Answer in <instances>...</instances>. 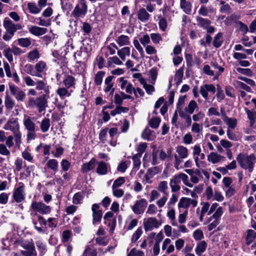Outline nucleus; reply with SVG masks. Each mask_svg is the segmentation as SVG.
I'll return each instance as SVG.
<instances>
[{"label": "nucleus", "instance_id": "nucleus-35", "mask_svg": "<svg viewBox=\"0 0 256 256\" xmlns=\"http://www.w3.org/2000/svg\"><path fill=\"white\" fill-rule=\"evenodd\" d=\"M207 247V244L205 241H201L198 242L195 249L196 254L200 256L206 250Z\"/></svg>", "mask_w": 256, "mask_h": 256}, {"label": "nucleus", "instance_id": "nucleus-58", "mask_svg": "<svg viewBox=\"0 0 256 256\" xmlns=\"http://www.w3.org/2000/svg\"><path fill=\"white\" fill-rule=\"evenodd\" d=\"M158 26L162 31L164 32L166 30L168 27V22L166 18L162 17L160 18Z\"/></svg>", "mask_w": 256, "mask_h": 256}, {"label": "nucleus", "instance_id": "nucleus-6", "mask_svg": "<svg viewBox=\"0 0 256 256\" xmlns=\"http://www.w3.org/2000/svg\"><path fill=\"white\" fill-rule=\"evenodd\" d=\"M30 208L34 212L42 214H50L51 211L50 207L42 202L33 201L31 204Z\"/></svg>", "mask_w": 256, "mask_h": 256}, {"label": "nucleus", "instance_id": "nucleus-61", "mask_svg": "<svg viewBox=\"0 0 256 256\" xmlns=\"http://www.w3.org/2000/svg\"><path fill=\"white\" fill-rule=\"evenodd\" d=\"M192 125L191 131L195 134H198L202 131V126L198 123L194 122Z\"/></svg>", "mask_w": 256, "mask_h": 256}, {"label": "nucleus", "instance_id": "nucleus-34", "mask_svg": "<svg viewBox=\"0 0 256 256\" xmlns=\"http://www.w3.org/2000/svg\"><path fill=\"white\" fill-rule=\"evenodd\" d=\"M117 54L122 60H125L126 56H130V48L128 46H125L120 50H118Z\"/></svg>", "mask_w": 256, "mask_h": 256}, {"label": "nucleus", "instance_id": "nucleus-10", "mask_svg": "<svg viewBox=\"0 0 256 256\" xmlns=\"http://www.w3.org/2000/svg\"><path fill=\"white\" fill-rule=\"evenodd\" d=\"M148 205V202L144 198H142L136 201L132 206V212L136 214H141L144 213Z\"/></svg>", "mask_w": 256, "mask_h": 256}, {"label": "nucleus", "instance_id": "nucleus-44", "mask_svg": "<svg viewBox=\"0 0 256 256\" xmlns=\"http://www.w3.org/2000/svg\"><path fill=\"white\" fill-rule=\"evenodd\" d=\"M84 194L82 192H78L75 194L72 198V202L75 204H80L82 202Z\"/></svg>", "mask_w": 256, "mask_h": 256}, {"label": "nucleus", "instance_id": "nucleus-20", "mask_svg": "<svg viewBox=\"0 0 256 256\" xmlns=\"http://www.w3.org/2000/svg\"><path fill=\"white\" fill-rule=\"evenodd\" d=\"M34 69L36 74L40 76L39 78H41L42 74H46L48 68L45 62L40 60L34 65Z\"/></svg>", "mask_w": 256, "mask_h": 256}, {"label": "nucleus", "instance_id": "nucleus-5", "mask_svg": "<svg viewBox=\"0 0 256 256\" xmlns=\"http://www.w3.org/2000/svg\"><path fill=\"white\" fill-rule=\"evenodd\" d=\"M177 154L174 155V167L177 170L182 168L180 166L182 162V159L186 158L188 156V149L183 146H178L176 148Z\"/></svg>", "mask_w": 256, "mask_h": 256}, {"label": "nucleus", "instance_id": "nucleus-24", "mask_svg": "<svg viewBox=\"0 0 256 256\" xmlns=\"http://www.w3.org/2000/svg\"><path fill=\"white\" fill-rule=\"evenodd\" d=\"M108 164L103 161L98 162H97V168L96 172L99 175H105L108 172Z\"/></svg>", "mask_w": 256, "mask_h": 256}, {"label": "nucleus", "instance_id": "nucleus-21", "mask_svg": "<svg viewBox=\"0 0 256 256\" xmlns=\"http://www.w3.org/2000/svg\"><path fill=\"white\" fill-rule=\"evenodd\" d=\"M222 119L228 126L227 128L234 129L238 124L237 120L234 118H229L226 114L222 115Z\"/></svg>", "mask_w": 256, "mask_h": 256}, {"label": "nucleus", "instance_id": "nucleus-16", "mask_svg": "<svg viewBox=\"0 0 256 256\" xmlns=\"http://www.w3.org/2000/svg\"><path fill=\"white\" fill-rule=\"evenodd\" d=\"M113 215L112 212H107L104 216V224L110 227V230L111 232H113L114 230L116 222V218H112Z\"/></svg>", "mask_w": 256, "mask_h": 256}, {"label": "nucleus", "instance_id": "nucleus-47", "mask_svg": "<svg viewBox=\"0 0 256 256\" xmlns=\"http://www.w3.org/2000/svg\"><path fill=\"white\" fill-rule=\"evenodd\" d=\"M184 76V68H179L176 72L174 76V81L176 84H179L182 80Z\"/></svg>", "mask_w": 256, "mask_h": 256}, {"label": "nucleus", "instance_id": "nucleus-64", "mask_svg": "<svg viewBox=\"0 0 256 256\" xmlns=\"http://www.w3.org/2000/svg\"><path fill=\"white\" fill-rule=\"evenodd\" d=\"M127 256H144V253L142 251L133 248L128 253Z\"/></svg>", "mask_w": 256, "mask_h": 256}, {"label": "nucleus", "instance_id": "nucleus-59", "mask_svg": "<svg viewBox=\"0 0 256 256\" xmlns=\"http://www.w3.org/2000/svg\"><path fill=\"white\" fill-rule=\"evenodd\" d=\"M212 12L213 10L212 8H208L204 6H202L198 10V13L201 16H208L209 12Z\"/></svg>", "mask_w": 256, "mask_h": 256}, {"label": "nucleus", "instance_id": "nucleus-4", "mask_svg": "<svg viewBox=\"0 0 256 256\" xmlns=\"http://www.w3.org/2000/svg\"><path fill=\"white\" fill-rule=\"evenodd\" d=\"M50 98L48 94H42L36 98L32 96L28 97V106L34 108L36 107L39 112H42L48 106V100Z\"/></svg>", "mask_w": 256, "mask_h": 256}, {"label": "nucleus", "instance_id": "nucleus-43", "mask_svg": "<svg viewBox=\"0 0 256 256\" xmlns=\"http://www.w3.org/2000/svg\"><path fill=\"white\" fill-rule=\"evenodd\" d=\"M196 20L198 24L204 29L210 25L211 23L210 21L208 19L204 18L200 16H197Z\"/></svg>", "mask_w": 256, "mask_h": 256}, {"label": "nucleus", "instance_id": "nucleus-41", "mask_svg": "<svg viewBox=\"0 0 256 256\" xmlns=\"http://www.w3.org/2000/svg\"><path fill=\"white\" fill-rule=\"evenodd\" d=\"M245 110L250 120V126H253L256 120V112L249 110L247 108H245Z\"/></svg>", "mask_w": 256, "mask_h": 256}, {"label": "nucleus", "instance_id": "nucleus-13", "mask_svg": "<svg viewBox=\"0 0 256 256\" xmlns=\"http://www.w3.org/2000/svg\"><path fill=\"white\" fill-rule=\"evenodd\" d=\"M198 205V201L195 199H192L189 198L182 197L180 198L178 204L179 208H183L188 209L190 206L194 208Z\"/></svg>", "mask_w": 256, "mask_h": 256}, {"label": "nucleus", "instance_id": "nucleus-30", "mask_svg": "<svg viewBox=\"0 0 256 256\" xmlns=\"http://www.w3.org/2000/svg\"><path fill=\"white\" fill-rule=\"evenodd\" d=\"M36 90H44L45 94H50V88L43 80H38L36 82Z\"/></svg>", "mask_w": 256, "mask_h": 256}, {"label": "nucleus", "instance_id": "nucleus-7", "mask_svg": "<svg viewBox=\"0 0 256 256\" xmlns=\"http://www.w3.org/2000/svg\"><path fill=\"white\" fill-rule=\"evenodd\" d=\"M88 6L86 0H79L75 6L72 13L75 17H84L87 13Z\"/></svg>", "mask_w": 256, "mask_h": 256}, {"label": "nucleus", "instance_id": "nucleus-49", "mask_svg": "<svg viewBox=\"0 0 256 256\" xmlns=\"http://www.w3.org/2000/svg\"><path fill=\"white\" fill-rule=\"evenodd\" d=\"M18 45L23 48H28L32 44L30 39L27 38H18Z\"/></svg>", "mask_w": 256, "mask_h": 256}, {"label": "nucleus", "instance_id": "nucleus-23", "mask_svg": "<svg viewBox=\"0 0 256 256\" xmlns=\"http://www.w3.org/2000/svg\"><path fill=\"white\" fill-rule=\"evenodd\" d=\"M198 110V106L196 102L194 100H191L184 109H183V112L191 115L194 112L195 110Z\"/></svg>", "mask_w": 256, "mask_h": 256}, {"label": "nucleus", "instance_id": "nucleus-11", "mask_svg": "<svg viewBox=\"0 0 256 256\" xmlns=\"http://www.w3.org/2000/svg\"><path fill=\"white\" fill-rule=\"evenodd\" d=\"M178 113L180 116L184 120V122H180V124L178 126L179 128L181 130H185L192 124L190 114L186 113L185 112H183V110L181 109L179 110V112Z\"/></svg>", "mask_w": 256, "mask_h": 256}, {"label": "nucleus", "instance_id": "nucleus-48", "mask_svg": "<svg viewBox=\"0 0 256 256\" xmlns=\"http://www.w3.org/2000/svg\"><path fill=\"white\" fill-rule=\"evenodd\" d=\"M46 166L48 168L56 172L58 170V163L56 160L50 159L48 162Z\"/></svg>", "mask_w": 256, "mask_h": 256}, {"label": "nucleus", "instance_id": "nucleus-29", "mask_svg": "<svg viewBox=\"0 0 256 256\" xmlns=\"http://www.w3.org/2000/svg\"><path fill=\"white\" fill-rule=\"evenodd\" d=\"M172 241L170 239L167 238H166L162 244V250H166V253L170 254L174 251V246L171 244Z\"/></svg>", "mask_w": 256, "mask_h": 256}, {"label": "nucleus", "instance_id": "nucleus-52", "mask_svg": "<svg viewBox=\"0 0 256 256\" xmlns=\"http://www.w3.org/2000/svg\"><path fill=\"white\" fill-rule=\"evenodd\" d=\"M236 70L238 72L240 73L241 74H242L244 75L248 76L251 77V76H252L254 75L252 70L250 68H236Z\"/></svg>", "mask_w": 256, "mask_h": 256}, {"label": "nucleus", "instance_id": "nucleus-63", "mask_svg": "<svg viewBox=\"0 0 256 256\" xmlns=\"http://www.w3.org/2000/svg\"><path fill=\"white\" fill-rule=\"evenodd\" d=\"M97 252L96 250L88 246L83 254L84 256H96Z\"/></svg>", "mask_w": 256, "mask_h": 256}, {"label": "nucleus", "instance_id": "nucleus-50", "mask_svg": "<svg viewBox=\"0 0 256 256\" xmlns=\"http://www.w3.org/2000/svg\"><path fill=\"white\" fill-rule=\"evenodd\" d=\"M196 166L199 169H204L207 166V164L204 159H200V158L194 160Z\"/></svg>", "mask_w": 256, "mask_h": 256}, {"label": "nucleus", "instance_id": "nucleus-1", "mask_svg": "<svg viewBox=\"0 0 256 256\" xmlns=\"http://www.w3.org/2000/svg\"><path fill=\"white\" fill-rule=\"evenodd\" d=\"M236 160L242 168L250 173L253 172L256 162V156L254 154H248L240 152L237 155Z\"/></svg>", "mask_w": 256, "mask_h": 256}, {"label": "nucleus", "instance_id": "nucleus-26", "mask_svg": "<svg viewBox=\"0 0 256 256\" xmlns=\"http://www.w3.org/2000/svg\"><path fill=\"white\" fill-rule=\"evenodd\" d=\"M192 157L194 160L200 158V159L205 158V154L202 152L201 148L198 144L194 145L192 148Z\"/></svg>", "mask_w": 256, "mask_h": 256}, {"label": "nucleus", "instance_id": "nucleus-56", "mask_svg": "<svg viewBox=\"0 0 256 256\" xmlns=\"http://www.w3.org/2000/svg\"><path fill=\"white\" fill-rule=\"evenodd\" d=\"M223 213V209L222 207H218L214 213L210 218L209 222L211 221L212 218L218 220Z\"/></svg>", "mask_w": 256, "mask_h": 256}, {"label": "nucleus", "instance_id": "nucleus-14", "mask_svg": "<svg viewBox=\"0 0 256 256\" xmlns=\"http://www.w3.org/2000/svg\"><path fill=\"white\" fill-rule=\"evenodd\" d=\"M100 206L98 204H94L92 206V223L94 224H96L102 220V212L101 210H99Z\"/></svg>", "mask_w": 256, "mask_h": 256}, {"label": "nucleus", "instance_id": "nucleus-57", "mask_svg": "<svg viewBox=\"0 0 256 256\" xmlns=\"http://www.w3.org/2000/svg\"><path fill=\"white\" fill-rule=\"evenodd\" d=\"M222 33H218L215 36L214 40L213 42L214 46L216 48H219L222 44Z\"/></svg>", "mask_w": 256, "mask_h": 256}, {"label": "nucleus", "instance_id": "nucleus-25", "mask_svg": "<svg viewBox=\"0 0 256 256\" xmlns=\"http://www.w3.org/2000/svg\"><path fill=\"white\" fill-rule=\"evenodd\" d=\"M29 32L36 36H40L46 33L47 29L37 26H32L28 28Z\"/></svg>", "mask_w": 256, "mask_h": 256}, {"label": "nucleus", "instance_id": "nucleus-53", "mask_svg": "<svg viewBox=\"0 0 256 256\" xmlns=\"http://www.w3.org/2000/svg\"><path fill=\"white\" fill-rule=\"evenodd\" d=\"M168 189V182L166 181H162L158 183V186L157 187V190L164 194H166V190Z\"/></svg>", "mask_w": 256, "mask_h": 256}, {"label": "nucleus", "instance_id": "nucleus-27", "mask_svg": "<svg viewBox=\"0 0 256 256\" xmlns=\"http://www.w3.org/2000/svg\"><path fill=\"white\" fill-rule=\"evenodd\" d=\"M160 171L161 169L158 166H154L148 168L145 175V178L147 182L152 178L155 175L160 172Z\"/></svg>", "mask_w": 256, "mask_h": 256}, {"label": "nucleus", "instance_id": "nucleus-42", "mask_svg": "<svg viewBox=\"0 0 256 256\" xmlns=\"http://www.w3.org/2000/svg\"><path fill=\"white\" fill-rule=\"evenodd\" d=\"M255 238H256V232L252 230H248L246 239V244L249 245Z\"/></svg>", "mask_w": 256, "mask_h": 256}, {"label": "nucleus", "instance_id": "nucleus-31", "mask_svg": "<svg viewBox=\"0 0 256 256\" xmlns=\"http://www.w3.org/2000/svg\"><path fill=\"white\" fill-rule=\"evenodd\" d=\"M113 76H109L107 77L104 80V84L106 88H104L105 92H110V94H113L114 88H113L114 84L112 82Z\"/></svg>", "mask_w": 256, "mask_h": 256}, {"label": "nucleus", "instance_id": "nucleus-28", "mask_svg": "<svg viewBox=\"0 0 256 256\" xmlns=\"http://www.w3.org/2000/svg\"><path fill=\"white\" fill-rule=\"evenodd\" d=\"M116 41L120 46H129L130 44V38L124 34H122L117 37Z\"/></svg>", "mask_w": 256, "mask_h": 256}, {"label": "nucleus", "instance_id": "nucleus-2", "mask_svg": "<svg viewBox=\"0 0 256 256\" xmlns=\"http://www.w3.org/2000/svg\"><path fill=\"white\" fill-rule=\"evenodd\" d=\"M3 128L5 130L12 132L16 145L18 148H20L22 144V133L20 131V125L18 120L12 118L8 120Z\"/></svg>", "mask_w": 256, "mask_h": 256}, {"label": "nucleus", "instance_id": "nucleus-12", "mask_svg": "<svg viewBox=\"0 0 256 256\" xmlns=\"http://www.w3.org/2000/svg\"><path fill=\"white\" fill-rule=\"evenodd\" d=\"M3 26L6 30L11 32L14 34L18 30H20L22 28V26L20 24H14L9 18H6L4 20Z\"/></svg>", "mask_w": 256, "mask_h": 256}, {"label": "nucleus", "instance_id": "nucleus-45", "mask_svg": "<svg viewBox=\"0 0 256 256\" xmlns=\"http://www.w3.org/2000/svg\"><path fill=\"white\" fill-rule=\"evenodd\" d=\"M63 83L66 88H69L72 87L75 84V80L74 77L71 76H68L64 80Z\"/></svg>", "mask_w": 256, "mask_h": 256}, {"label": "nucleus", "instance_id": "nucleus-46", "mask_svg": "<svg viewBox=\"0 0 256 256\" xmlns=\"http://www.w3.org/2000/svg\"><path fill=\"white\" fill-rule=\"evenodd\" d=\"M28 8L30 12L32 14H38L41 11L40 8L37 6L34 2H28Z\"/></svg>", "mask_w": 256, "mask_h": 256}, {"label": "nucleus", "instance_id": "nucleus-17", "mask_svg": "<svg viewBox=\"0 0 256 256\" xmlns=\"http://www.w3.org/2000/svg\"><path fill=\"white\" fill-rule=\"evenodd\" d=\"M33 224L35 228L39 232H43V227L46 224V220L40 215L36 216L33 220Z\"/></svg>", "mask_w": 256, "mask_h": 256}, {"label": "nucleus", "instance_id": "nucleus-62", "mask_svg": "<svg viewBox=\"0 0 256 256\" xmlns=\"http://www.w3.org/2000/svg\"><path fill=\"white\" fill-rule=\"evenodd\" d=\"M183 142L186 144L188 145L192 143L193 138L190 132L186 134L182 138Z\"/></svg>", "mask_w": 256, "mask_h": 256}, {"label": "nucleus", "instance_id": "nucleus-32", "mask_svg": "<svg viewBox=\"0 0 256 256\" xmlns=\"http://www.w3.org/2000/svg\"><path fill=\"white\" fill-rule=\"evenodd\" d=\"M24 124L28 131H35V124L29 116H24Z\"/></svg>", "mask_w": 256, "mask_h": 256}, {"label": "nucleus", "instance_id": "nucleus-54", "mask_svg": "<svg viewBox=\"0 0 256 256\" xmlns=\"http://www.w3.org/2000/svg\"><path fill=\"white\" fill-rule=\"evenodd\" d=\"M22 156L25 160L32 162L34 157L28 149H26L22 152Z\"/></svg>", "mask_w": 256, "mask_h": 256}, {"label": "nucleus", "instance_id": "nucleus-37", "mask_svg": "<svg viewBox=\"0 0 256 256\" xmlns=\"http://www.w3.org/2000/svg\"><path fill=\"white\" fill-rule=\"evenodd\" d=\"M66 88H60L56 90V94L61 99L69 97L71 95L72 91H69Z\"/></svg>", "mask_w": 256, "mask_h": 256}, {"label": "nucleus", "instance_id": "nucleus-8", "mask_svg": "<svg viewBox=\"0 0 256 256\" xmlns=\"http://www.w3.org/2000/svg\"><path fill=\"white\" fill-rule=\"evenodd\" d=\"M25 186L23 183L20 182L17 188H15L12 197L16 202H20L25 198Z\"/></svg>", "mask_w": 256, "mask_h": 256}, {"label": "nucleus", "instance_id": "nucleus-19", "mask_svg": "<svg viewBox=\"0 0 256 256\" xmlns=\"http://www.w3.org/2000/svg\"><path fill=\"white\" fill-rule=\"evenodd\" d=\"M120 82V88L122 90H125L127 94H132L134 90L132 84L124 78H119Z\"/></svg>", "mask_w": 256, "mask_h": 256}, {"label": "nucleus", "instance_id": "nucleus-40", "mask_svg": "<svg viewBox=\"0 0 256 256\" xmlns=\"http://www.w3.org/2000/svg\"><path fill=\"white\" fill-rule=\"evenodd\" d=\"M167 216L170 220L171 224L173 226H178V224L176 220V214L174 209L170 210L167 212Z\"/></svg>", "mask_w": 256, "mask_h": 256}, {"label": "nucleus", "instance_id": "nucleus-39", "mask_svg": "<svg viewBox=\"0 0 256 256\" xmlns=\"http://www.w3.org/2000/svg\"><path fill=\"white\" fill-rule=\"evenodd\" d=\"M138 18L142 22L147 21L150 18V14L144 8H141L138 14Z\"/></svg>", "mask_w": 256, "mask_h": 256}, {"label": "nucleus", "instance_id": "nucleus-15", "mask_svg": "<svg viewBox=\"0 0 256 256\" xmlns=\"http://www.w3.org/2000/svg\"><path fill=\"white\" fill-rule=\"evenodd\" d=\"M10 89L11 94L14 96L18 100L21 102L24 101L26 96L23 90L19 88L18 87L14 86H10Z\"/></svg>", "mask_w": 256, "mask_h": 256}, {"label": "nucleus", "instance_id": "nucleus-51", "mask_svg": "<svg viewBox=\"0 0 256 256\" xmlns=\"http://www.w3.org/2000/svg\"><path fill=\"white\" fill-rule=\"evenodd\" d=\"M50 126V120L48 118H44L41 122L40 128L42 132H46L48 131Z\"/></svg>", "mask_w": 256, "mask_h": 256}, {"label": "nucleus", "instance_id": "nucleus-22", "mask_svg": "<svg viewBox=\"0 0 256 256\" xmlns=\"http://www.w3.org/2000/svg\"><path fill=\"white\" fill-rule=\"evenodd\" d=\"M96 160L94 158H92L88 162L84 164L82 166V172L84 173H86L90 170L94 169L96 166Z\"/></svg>", "mask_w": 256, "mask_h": 256}, {"label": "nucleus", "instance_id": "nucleus-36", "mask_svg": "<svg viewBox=\"0 0 256 256\" xmlns=\"http://www.w3.org/2000/svg\"><path fill=\"white\" fill-rule=\"evenodd\" d=\"M40 54L37 49H34L28 53V58L30 62L37 60L40 58Z\"/></svg>", "mask_w": 256, "mask_h": 256}, {"label": "nucleus", "instance_id": "nucleus-55", "mask_svg": "<svg viewBox=\"0 0 256 256\" xmlns=\"http://www.w3.org/2000/svg\"><path fill=\"white\" fill-rule=\"evenodd\" d=\"M234 86H236V87L242 89L248 92H252L251 88L247 84L242 82L240 81H236L235 82Z\"/></svg>", "mask_w": 256, "mask_h": 256}, {"label": "nucleus", "instance_id": "nucleus-60", "mask_svg": "<svg viewBox=\"0 0 256 256\" xmlns=\"http://www.w3.org/2000/svg\"><path fill=\"white\" fill-rule=\"evenodd\" d=\"M104 72L102 71H99L95 76L94 82L97 85L102 84Z\"/></svg>", "mask_w": 256, "mask_h": 256}, {"label": "nucleus", "instance_id": "nucleus-3", "mask_svg": "<svg viewBox=\"0 0 256 256\" xmlns=\"http://www.w3.org/2000/svg\"><path fill=\"white\" fill-rule=\"evenodd\" d=\"M181 181L189 188H192L193 184L189 182L188 176L184 173L174 176L170 181V186L172 192H176L180 190Z\"/></svg>", "mask_w": 256, "mask_h": 256}, {"label": "nucleus", "instance_id": "nucleus-9", "mask_svg": "<svg viewBox=\"0 0 256 256\" xmlns=\"http://www.w3.org/2000/svg\"><path fill=\"white\" fill-rule=\"evenodd\" d=\"M160 225L161 222L154 217H150L144 220V227L146 232L157 228Z\"/></svg>", "mask_w": 256, "mask_h": 256}, {"label": "nucleus", "instance_id": "nucleus-38", "mask_svg": "<svg viewBox=\"0 0 256 256\" xmlns=\"http://www.w3.org/2000/svg\"><path fill=\"white\" fill-rule=\"evenodd\" d=\"M142 138L148 140H152L155 138L154 133L148 128H146L142 134Z\"/></svg>", "mask_w": 256, "mask_h": 256}, {"label": "nucleus", "instance_id": "nucleus-18", "mask_svg": "<svg viewBox=\"0 0 256 256\" xmlns=\"http://www.w3.org/2000/svg\"><path fill=\"white\" fill-rule=\"evenodd\" d=\"M224 157L216 152H211L207 156L208 161L212 164H218L224 160Z\"/></svg>", "mask_w": 256, "mask_h": 256}, {"label": "nucleus", "instance_id": "nucleus-33", "mask_svg": "<svg viewBox=\"0 0 256 256\" xmlns=\"http://www.w3.org/2000/svg\"><path fill=\"white\" fill-rule=\"evenodd\" d=\"M180 7L186 14H190L192 11V4L190 2L186 0H180Z\"/></svg>", "mask_w": 256, "mask_h": 256}]
</instances>
